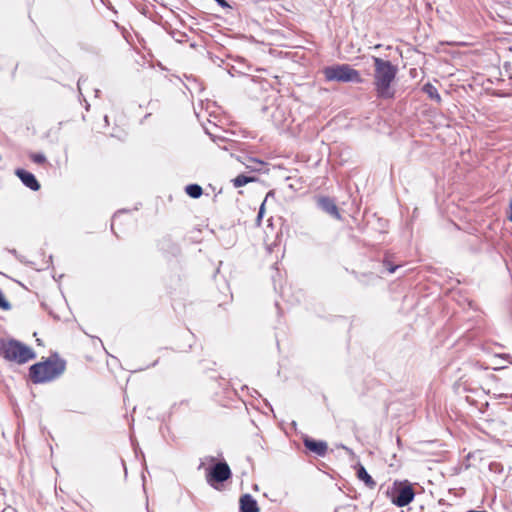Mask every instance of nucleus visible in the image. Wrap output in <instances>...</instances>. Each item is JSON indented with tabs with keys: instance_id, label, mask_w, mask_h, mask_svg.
<instances>
[{
	"instance_id": "1",
	"label": "nucleus",
	"mask_w": 512,
	"mask_h": 512,
	"mask_svg": "<svg viewBox=\"0 0 512 512\" xmlns=\"http://www.w3.org/2000/svg\"><path fill=\"white\" fill-rule=\"evenodd\" d=\"M374 86L376 95L381 99H391L395 90L392 83L396 77L397 68L388 60L374 57Z\"/></svg>"
},
{
	"instance_id": "2",
	"label": "nucleus",
	"mask_w": 512,
	"mask_h": 512,
	"mask_svg": "<svg viewBox=\"0 0 512 512\" xmlns=\"http://www.w3.org/2000/svg\"><path fill=\"white\" fill-rule=\"evenodd\" d=\"M0 355L10 362L24 364L36 357L34 351L27 345L15 339H0Z\"/></svg>"
},
{
	"instance_id": "3",
	"label": "nucleus",
	"mask_w": 512,
	"mask_h": 512,
	"mask_svg": "<svg viewBox=\"0 0 512 512\" xmlns=\"http://www.w3.org/2000/svg\"><path fill=\"white\" fill-rule=\"evenodd\" d=\"M65 370V362L60 359H48L32 365L29 369L33 383H45L59 377Z\"/></svg>"
},
{
	"instance_id": "4",
	"label": "nucleus",
	"mask_w": 512,
	"mask_h": 512,
	"mask_svg": "<svg viewBox=\"0 0 512 512\" xmlns=\"http://www.w3.org/2000/svg\"><path fill=\"white\" fill-rule=\"evenodd\" d=\"M324 75L328 81L355 83L362 81L360 73L347 64L326 67L324 69Z\"/></svg>"
},
{
	"instance_id": "5",
	"label": "nucleus",
	"mask_w": 512,
	"mask_h": 512,
	"mask_svg": "<svg viewBox=\"0 0 512 512\" xmlns=\"http://www.w3.org/2000/svg\"><path fill=\"white\" fill-rule=\"evenodd\" d=\"M231 475V469L228 464L226 462H218L207 469L206 481L210 486L217 488L216 484L225 482Z\"/></svg>"
},
{
	"instance_id": "6",
	"label": "nucleus",
	"mask_w": 512,
	"mask_h": 512,
	"mask_svg": "<svg viewBox=\"0 0 512 512\" xmlns=\"http://www.w3.org/2000/svg\"><path fill=\"white\" fill-rule=\"evenodd\" d=\"M316 205L323 212L327 213L331 217L341 220L342 216L339 212V209L335 203V201L328 196H317L315 197Z\"/></svg>"
},
{
	"instance_id": "7",
	"label": "nucleus",
	"mask_w": 512,
	"mask_h": 512,
	"mask_svg": "<svg viewBox=\"0 0 512 512\" xmlns=\"http://www.w3.org/2000/svg\"><path fill=\"white\" fill-rule=\"evenodd\" d=\"M414 496L415 493L411 485H404L397 489L392 498V502L398 507H404L413 501Z\"/></svg>"
},
{
	"instance_id": "8",
	"label": "nucleus",
	"mask_w": 512,
	"mask_h": 512,
	"mask_svg": "<svg viewBox=\"0 0 512 512\" xmlns=\"http://www.w3.org/2000/svg\"><path fill=\"white\" fill-rule=\"evenodd\" d=\"M15 174L20 178L22 183L29 189L33 191H37L40 189V184L32 173L24 169H17Z\"/></svg>"
},
{
	"instance_id": "9",
	"label": "nucleus",
	"mask_w": 512,
	"mask_h": 512,
	"mask_svg": "<svg viewBox=\"0 0 512 512\" xmlns=\"http://www.w3.org/2000/svg\"><path fill=\"white\" fill-rule=\"evenodd\" d=\"M303 443L308 450L314 452L318 456H324L328 449V445L325 441H316L309 437L304 438Z\"/></svg>"
},
{
	"instance_id": "10",
	"label": "nucleus",
	"mask_w": 512,
	"mask_h": 512,
	"mask_svg": "<svg viewBox=\"0 0 512 512\" xmlns=\"http://www.w3.org/2000/svg\"><path fill=\"white\" fill-rule=\"evenodd\" d=\"M239 503L241 512H259L257 501L250 494L242 495Z\"/></svg>"
},
{
	"instance_id": "11",
	"label": "nucleus",
	"mask_w": 512,
	"mask_h": 512,
	"mask_svg": "<svg viewBox=\"0 0 512 512\" xmlns=\"http://www.w3.org/2000/svg\"><path fill=\"white\" fill-rule=\"evenodd\" d=\"M357 477L359 480L363 481L365 483V485L370 489H373L376 486V482L368 474V472L362 465H359V467H358Z\"/></svg>"
},
{
	"instance_id": "12",
	"label": "nucleus",
	"mask_w": 512,
	"mask_h": 512,
	"mask_svg": "<svg viewBox=\"0 0 512 512\" xmlns=\"http://www.w3.org/2000/svg\"><path fill=\"white\" fill-rule=\"evenodd\" d=\"M423 91L432 99V100H435L437 102H440L441 101V97L437 91V88L430 84V83H426L424 86H423Z\"/></svg>"
},
{
	"instance_id": "13",
	"label": "nucleus",
	"mask_w": 512,
	"mask_h": 512,
	"mask_svg": "<svg viewBox=\"0 0 512 512\" xmlns=\"http://www.w3.org/2000/svg\"><path fill=\"white\" fill-rule=\"evenodd\" d=\"M185 191L192 198H199L203 192L201 186L198 184L187 185Z\"/></svg>"
},
{
	"instance_id": "14",
	"label": "nucleus",
	"mask_w": 512,
	"mask_h": 512,
	"mask_svg": "<svg viewBox=\"0 0 512 512\" xmlns=\"http://www.w3.org/2000/svg\"><path fill=\"white\" fill-rule=\"evenodd\" d=\"M254 181V178L252 177H248V176H245L243 174L241 175H238L237 177H235L232 182H233V185L234 187L238 188V187H242L244 185H246L247 183L249 182H252Z\"/></svg>"
},
{
	"instance_id": "15",
	"label": "nucleus",
	"mask_w": 512,
	"mask_h": 512,
	"mask_svg": "<svg viewBox=\"0 0 512 512\" xmlns=\"http://www.w3.org/2000/svg\"><path fill=\"white\" fill-rule=\"evenodd\" d=\"M272 195H273V192H272V191L268 192V194H267V196H266V198H265L264 202L261 204V206H260V208H259V212H258L257 219H256V222H257V224H258V225H260L261 220H262V217H263V215H264V211H265V203H266V201H267L268 197H270V196H272Z\"/></svg>"
},
{
	"instance_id": "16",
	"label": "nucleus",
	"mask_w": 512,
	"mask_h": 512,
	"mask_svg": "<svg viewBox=\"0 0 512 512\" xmlns=\"http://www.w3.org/2000/svg\"><path fill=\"white\" fill-rule=\"evenodd\" d=\"M30 159L36 164H44L46 162V157L42 153H32Z\"/></svg>"
},
{
	"instance_id": "17",
	"label": "nucleus",
	"mask_w": 512,
	"mask_h": 512,
	"mask_svg": "<svg viewBox=\"0 0 512 512\" xmlns=\"http://www.w3.org/2000/svg\"><path fill=\"white\" fill-rule=\"evenodd\" d=\"M0 308L3 310H9L11 308L10 303L5 299L1 290H0Z\"/></svg>"
},
{
	"instance_id": "18",
	"label": "nucleus",
	"mask_w": 512,
	"mask_h": 512,
	"mask_svg": "<svg viewBox=\"0 0 512 512\" xmlns=\"http://www.w3.org/2000/svg\"><path fill=\"white\" fill-rule=\"evenodd\" d=\"M384 266L386 267L387 271H388L390 274L394 273V272L397 270V268L399 267V266H397V265H395V266H394V265H392L388 260H385V261H384Z\"/></svg>"
},
{
	"instance_id": "19",
	"label": "nucleus",
	"mask_w": 512,
	"mask_h": 512,
	"mask_svg": "<svg viewBox=\"0 0 512 512\" xmlns=\"http://www.w3.org/2000/svg\"><path fill=\"white\" fill-rule=\"evenodd\" d=\"M215 2L223 9H231V5L226 0H215Z\"/></svg>"
},
{
	"instance_id": "20",
	"label": "nucleus",
	"mask_w": 512,
	"mask_h": 512,
	"mask_svg": "<svg viewBox=\"0 0 512 512\" xmlns=\"http://www.w3.org/2000/svg\"><path fill=\"white\" fill-rule=\"evenodd\" d=\"M508 219L512 222V199L510 200V203H509V216H508Z\"/></svg>"
},
{
	"instance_id": "21",
	"label": "nucleus",
	"mask_w": 512,
	"mask_h": 512,
	"mask_svg": "<svg viewBox=\"0 0 512 512\" xmlns=\"http://www.w3.org/2000/svg\"><path fill=\"white\" fill-rule=\"evenodd\" d=\"M340 447H341L342 449H344L347 453H349V454H353V451H352L350 448H348L347 446H345V445H341Z\"/></svg>"
},
{
	"instance_id": "22",
	"label": "nucleus",
	"mask_w": 512,
	"mask_h": 512,
	"mask_svg": "<svg viewBox=\"0 0 512 512\" xmlns=\"http://www.w3.org/2000/svg\"><path fill=\"white\" fill-rule=\"evenodd\" d=\"M81 84H82V79H79L78 80V89H79V91H81Z\"/></svg>"
},
{
	"instance_id": "23",
	"label": "nucleus",
	"mask_w": 512,
	"mask_h": 512,
	"mask_svg": "<svg viewBox=\"0 0 512 512\" xmlns=\"http://www.w3.org/2000/svg\"><path fill=\"white\" fill-rule=\"evenodd\" d=\"M207 460L210 461V462H213L215 460V458L214 457H208Z\"/></svg>"
},
{
	"instance_id": "24",
	"label": "nucleus",
	"mask_w": 512,
	"mask_h": 512,
	"mask_svg": "<svg viewBox=\"0 0 512 512\" xmlns=\"http://www.w3.org/2000/svg\"><path fill=\"white\" fill-rule=\"evenodd\" d=\"M191 32H200V33H203L204 31H203V30H191Z\"/></svg>"
},
{
	"instance_id": "25",
	"label": "nucleus",
	"mask_w": 512,
	"mask_h": 512,
	"mask_svg": "<svg viewBox=\"0 0 512 512\" xmlns=\"http://www.w3.org/2000/svg\"><path fill=\"white\" fill-rule=\"evenodd\" d=\"M170 32L175 33V32H180V31L177 29H174V30H171Z\"/></svg>"
},
{
	"instance_id": "26",
	"label": "nucleus",
	"mask_w": 512,
	"mask_h": 512,
	"mask_svg": "<svg viewBox=\"0 0 512 512\" xmlns=\"http://www.w3.org/2000/svg\"><path fill=\"white\" fill-rule=\"evenodd\" d=\"M510 363L512 364V359L510 360Z\"/></svg>"
}]
</instances>
